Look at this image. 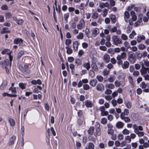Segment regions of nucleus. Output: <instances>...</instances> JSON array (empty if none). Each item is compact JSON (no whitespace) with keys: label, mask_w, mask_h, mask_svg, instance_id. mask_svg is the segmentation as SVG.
Wrapping results in <instances>:
<instances>
[{"label":"nucleus","mask_w":149,"mask_h":149,"mask_svg":"<svg viewBox=\"0 0 149 149\" xmlns=\"http://www.w3.org/2000/svg\"><path fill=\"white\" fill-rule=\"evenodd\" d=\"M99 33V30L97 28H95L92 30V35L93 37H96Z\"/></svg>","instance_id":"9d476101"},{"label":"nucleus","mask_w":149,"mask_h":149,"mask_svg":"<svg viewBox=\"0 0 149 149\" xmlns=\"http://www.w3.org/2000/svg\"><path fill=\"white\" fill-rule=\"evenodd\" d=\"M71 43L72 40L71 39H68L65 40V44L68 46L71 44Z\"/></svg>","instance_id":"09e8293b"},{"label":"nucleus","mask_w":149,"mask_h":149,"mask_svg":"<svg viewBox=\"0 0 149 149\" xmlns=\"http://www.w3.org/2000/svg\"><path fill=\"white\" fill-rule=\"evenodd\" d=\"M83 66L88 70L90 68V65L89 62L84 63Z\"/></svg>","instance_id":"7c9ffc66"},{"label":"nucleus","mask_w":149,"mask_h":149,"mask_svg":"<svg viewBox=\"0 0 149 149\" xmlns=\"http://www.w3.org/2000/svg\"><path fill=\"white\" fill-rule=\"evenodd\" d=\"M79 43L77 41H75L73 43V47L75 51L78 50Z\"/></svg>","instance_id":"dca6fc26"},{"label":"nucleus","mask_w":149,"mask_h":149,"mask_svg":"<svg viewBox=\"0 0 149 149\" xmlns=\"http://www.w3.org/2000/svg\"><path fill=\"white\" fill-rule=\"evenodd\" d=\"M97 79L100 82L102 81L103 79L102 77L100 75H97Z\"/></svg>","instance_id":"0e129e2a"},{"label":"nucleus","mask_w":149,"mask_h":149,"mask_svg":"<svg viewBox=\"0 0 149 149\" xmlns=\"http://www.w3.org/2000/svg\"><path fill=\"white\" fill-rule=\"evenodd\" d=\"M12 52L10 49H7L2 50L1 52V54H7L9 55V61L10 62V67H11V62L13 60V56L11 55Z\"/></svg>","instance_id":"7ed1b4c3"},{"label":"nucleus","mask_w":149,"mask_h":149,"mask_svg":"<svg viewBox=\"0 0 149 149\" xmlns=\"http://www.w3.org/2000/svg\"><path fill=\"white\" fill-rule=\"evenodd\" d=\"M133 74L134 76L137 77L139 74V72L137 70L134 71L133 73Z\"/></svg>","instance_id":"052dcab7"},{"label":"nucleus","mask_w":149,"mask_h":149,"mask_svg":"<svg viewBox=\"0 0 149 149\" xmlns=\"http://www.w3.org/2000/svg\"><path fill=\"white\" fill-rule=\"evenodd\" d=\"M85 22L83 19H81L77 25V29L79 30H81L84 28L85 26Z\"/></svg>","instance_id":"423d86ee"},{"label":"nucleus","mask_w":149,"mask_h":149,"mask_svg":"<svg viewBox=\"0 0 149 149\" xmlns=\"http://www.w3.org/2000/svg\"><path fill=\"white\" fill-rule=\"evenodd\" d=\"M128 79L130 84L131 85L132 87H133L134 86V83L132 77L130 76H129L128 77Z\"/></svg>","instance_id":"bb28decb"},{"label":"nucleus","mask_w":149,"mask_h":149,"mask_svg":"<svg viewBox=\"0 0 149 149\" xmlns=\"http://www.w3.org/2000/svg\"><path fill=\"white\" fill-rule=\"evenodd\" d=\"M127 57V54L125 52L122 53L118 55L116 57V58L120 59L125 58Z\"/></svg>","instance_id":"1a4fd4ad"},{"label":"nucleus","mask_w":149,"mask_h":149,"mask_svg":"<svg viewBox=\"0 0 149 149\" xmlns=\"http://www.w3.org/2000/svg\"><path fill=\"white\" fill-rule=\"evenodd\" d=\"M94 145L92 143L90 142L88 144V147H86L85 149H94Z\"/></svg>","instance_id":"a878e982"},{"label":"nucleus","mask_w":149,"mask_h":149,"mask_svg":"<svg viewBox=\"0 0 149 149\" xmlns=\"http://www.w3.org/2000/svg\"><path fill=\"white\" fill-rule=\"evenodd\" d=\"M5 16L6 19H9L11 18L12 17L11 14L9 12L6 13Z\"/></svg>","instance_id":"4c0bfd02"},{"label":"nucleus","mask_w":149,"mask_h":149,"mask_svg":"<svg viewBox=\"0 0 149 149\" xmlns=\"http://www.w3.org/2000/svg\"><path fill=\"white\" fill-rule=\"evenodd\" d=\"M89 74L91 77L93 78L95 75V72L93 70H91L89 71Z\"/></svg>","instance_id":"a18cd8bd"},{"label":"nucleus","mask_w":149,"mask_h":149,"mask_svg":"<svg viewBox=\"0 0 149 149\" xmlns=\"http://www.w3.org/2000/svg\"><path fill=\"white\" fill-rule=\"evenodd\" d=\"M124 124L123 123L121 122H118L116 125V127L118 128H122L124 126Z\"/></svg>","instance_id":"5701e85b"},{"label":"nucleus","mask_w":149,"mask_h":149,"mask_svg":"<svg viewBox=\"0 0 149 149\" xmlns=\"http://www.w3.org/2000/svg\"><path fill=\"white\" fill-rule=\"evenodd\" d=\"M130 15L132 16V19L133 21H135L137 19V16L135 12L134 11H132L130 12Z\"/></svg>","instance_id":"4468645a"},{"label":"nucleus","mask_w":149,"mask_h":149,"mask_svg":"<svg viewBox=\"0 0 149 149\" xmlns=\"http://www.w3.org/2000/svg\"><path fill=\"white\" fill-rule=\"evenodd\" d=\"M107 119L105 118H101V123L103 125L106 124L107 123Z\"/></svg>","instance_id":"a19ab883"},{"label":"nucleus","mask_w":149,"mask_h":149,"mask_svg":"<svg viewBox=\"0 0 149 149\" xmlns=\"http://www.w3.org/2000/svg\"><path fill=\"white\" fill-rule=\"evenodd\" d=\"M109 4L111 6H114L115 5V1L114 0H109Z\"/></svg>","instance_id":"4d7b16f0"},{"label":"nucleus","mask_w":149,"mask_h":149,"mask_svg":"<svg viewBox=\"0 0 149 149\" xmlns=\"http://www.w3.org/2000/svg\"><path fill=\"white\" fill-rule=\"evenodd\" d=\"M133 128L134 130V132L139 136L141 137L144 135V133L141 132L143 129V127L141 125L138 126L136 124H134L133 125Z\"/></svg>","instance_id":"f257e3e1"},{"label":"nucleus","mask_w":149,"mask_h":149,"mask_svg":"<svg viewBox=\"0 0 149 149\" xmlns=\"http://www.w3.org/2000/svg\"><path fill=\"white\" fill-rule=\"evenodd\" d=\"M130 15L129 13L127 11H125L124 13V18L126 22H127L128 19L130 17Z\"/></svg>","instance_id":"4be33fe9"},{"label":"nucleus","mask_w":149,"mask_h":149,"mask_svg":"<svg viewBox=\"0 0 149 149\" xmlns=\"http://www.w3.org/2000/svg\"><path fill=\"white\" fill-rule=\"evenodd\" d=\"M65 48L67 49V54H70L72 53V49L68 46L66 47Z\"/></svg>","instance_id":"f704fd0d"},{"label":"nucleus","mask_w":149,"mask_h":149,"mask_svg":"<svg viewBox=\"0 0 149 149\" xmlns=\"http://www.w3.org/2000/svg\"><path fill=\"white\" fill-rule=\"evenodd\" d=\"M114 76H111L108 79V81L110 82H113L114 81Z\"/></svg>","instance_id":"864d4df0"},{"label":"nucleus","mask_w":149,"mask_h":149,"mask_svg":"<svg viewBox=\"0 0 149 149\" xmlns=\"http://www.w3.org/2000/svg\"><path fill=\"white\" fill-rule=\"evenodd\" d=\"M96 133H95V135L96 136H99L101 135V132L100 125L97 123L96 126Z\"/></svg>","instance_id":"6e6552de"},{"label":"nucleus","mask_w":149,"mask_h":149,"mask_svg":"<svg viewBox=\"0 0 149 149\" xmlns=\"http://www.w3.org/2000/svg\"><path fill=\"white\" fill-rule=\"evenodd\" d=\"M138 48L140 50L144 49L146 48V46L143 44H140L138 46Z\"/></svg>","instance_id":"79ce46f5"},{"label":"nucleus","mask_w":149,"mask_h":149,"mask_svg":"<svg viewBox=\"0 0 149 149\" xmlns=\"http://www.w3.org/2000/svg\"><path fill=\"white\" fill-rule=\"evenodd\" d=\"M23 41V40L21 38H17L14 40V43L15 44H17L20 43V42L22 43Z\"/></svg>","instance_id":"b1692460"},{"label":"nucleus","mask_w":149,"mask_h":149,"mask_svg":"<svg viewBox=\"0 0 149 149\" xmlns=\"http://www.w3.org/2000/svg\"><path fill=\"white\" fill-rule=\"evenodd\" d=\"M108 10L107 8H104L102 13V15L103 17H106L108 13Z\"/></svg>","instance_id":"6ab92c4d"},{"label":"nucleus","mask_w":149,"mask_h":149,"mask_svg":"<svg viewBox=\"0 0 149 149\" xmlns=\"http://www.w3.org/2000/svg\"><path fill=\"white\" fill-rule=\"evenodd\" d=\"M145 39V37L144 36L139 35L137 36V40L138 42H140L142 40H144Z\"/></svg>","instance_id":"412c9836"},{"label":"nucleus","mask_w":149,"mask_h":149,"mask_svg":"<svg viewBox=\"0 0 149 149\" xmlns=\"http://www.w3.org/2000/svg\"><path fill=\"white\" fill-rule=\"evenodd\" d=\"M99 49L103 51H105L107 50V47L105 46H100L99 47Z\"/></svg>","instance_id":"338daca9"},{"label":"nucleus","mask_w":149,"mask_h":149,"mask_svg":"<svg viewBox=\"0 0 149 149\" xmlns=\"http://www.w3.org/2000/svg\"><path fill=\"white\" fill-rule=\"evenodd\" d=\"M106 88H109L111 89H113L114 88V86L112 84H106L105 85Z\"/></svg>","instance_id":"473e14b6"},{"label":"nucleus","mask_w":149,"mask_h":149,"mask_svg":"<svg viewBox=\"0 0 149 149\" xmlns=\"http://www.w3.org/2000/svg\"><path fill=\"white\" fill-rule=\"evenodd\" d=\"M116 61V60L114 58H112L111 59V63L113 64H115Z\"/></svg>","instance_id":"e2e57ef3"},{"label":"nucleus","mask_w":149,"mask_h":149,"mask_svg":"<svg viewBox=\"0 0 149 149\" xmlns=\"http://www.w3.org/2000/svg\"><path fill=\"white\" fill-rule=\"evenodd\" d=\"M94 128L93 127H91L88 130V134L90 135H92L94 132Z\"/></svg>","instance_id":"c9c22d12"},{"label":"nucleus","mask_w":149,"mask_h":149,"mask_svg":"<svg viewBox=\"0 0 149 149\" xmlns=\"http://www.w3.org/2000/svg\"><path fill=\"white\" fill-rule=\"evenodd\" d=\"M118 140H121L123 139L124 136L121 134H119L118 136Z\"/></svg>","instance_id":"13d9d810"},{"label":"nucleus","mask_w":149,"mask_h":149,"mask_svg":"<svg viewBox=\"0 0 149 149\" xmlns=\"http://www.w3.org/2000/svg\"><path fill=\"white\" fill-rule=\"evenodd\" d=\"M92 67L93 69L95 70V71H97L98 70V69L97 65L95 64H93L92 65Z\"/></svg>","instance_id":"6e6d98bb"},{"label":"nucleus","mask_w":149,"mask_h":149,"mask_svg":"<svg viewBox=\"0 0 149 149\" xmlns=\"http://www.w3.org/2000/svg\"><path fill=\"white\" fill-rule=\"evenodd\" d=\"M2 95L3 96L5 97L6 96L10 97H15L17 96L16 95H12L10 94H9L7 93H2Z\"/></svg>","instance_id":"393cba45"},{"label":"nucleus","mask_w":149,"mask_h":149,"mask_svg":"<svg viewBox=\"0 0 149 149\" xmlns=\"http://www.w3.org/2000/svg\"><path fill=\"white\" fill-rule=\"evenodd\" d=\"M136 35V33L135 31H133L129 35V37L131 39H132L134 38V37Z\"/></svg>","instance_id":"72a5a7b5"},{"label":"nucleus","mask_w":149,"mask_h":149,"mask_svg":"<svg viewBox=\"0 0 149 149\" xmlns=\"http://www.w3.org/2000/svg\"><path fill=\"white\" fill-rule=\"evenodd\" d=\"M112 40L113 42V44L116 45L118 44H121L122 41L119 39L117 36L113 35L112 37Z\"/></svg>","instance_id":"39448f33"},{"label":"nucleus","mask_w":149,"mask_h":149,"mask_svg":"<svg viewBox=\"0 0 149 149\" xmlns=\"http://www.w3.org/2000/svg\"><path fill=\"white\" fill-rule=\"evenodd\" d=\"M109 113L108 111H105V110L101 112V115L102 116H107L108 115Z\"/></svg>","instance_id":"5fc2aeb1"},{"label":"nucleus","mask_w":149,"mask_h":149,"mask_svg":"<svg viewBox=\"0 0 149 149\" xmlns=\"http://www.w3.org/2000/svg\"><path fill=\"white\" fill-rule=\"evenodd\" d=\"M122 133L123 134L127 135L130 133V131L126 129H125L123 130Z\"/></svg>","instance_id":"37998d69"},{"label":"nucleus","mask_w":149,"mask_h":149,"mask_svg":"<svg viewBox=\"0 0 149 149\" xmlns=\"http://www.w3.org/2000/svg\"><path fill=\"white\" fill-rule=\"evenodd\" d=\"M31 83L33 85H36L38 84L41 85L42 84V82L40 79H38L37 80H33L31 81Z\"/></svg>","instance_id":"aec40b11"},{"label":"nucleus","mask_w":149,"mask_h":149,"mask_svg":"<svg viewBox=\"0 0 149 149\" xmlns=\"http://www.w3.org/2000/svg\"><path fill=\"white\" fill-rule=\"evenodd\" d=\"M85 105L87 107H91L93 106V104L91 101L86 100L85 102Z\"/></svg>","instance_id":"cd10ccee"},{"label":"nucleus","mask_w":149,"mask_h":149,"mask_svg":"<svg viewBox=\"0 0 149 149\" xmlns=\"http://www.w3.org/2000/svg\"><path fill=\"white\" fill-rule=\"evenodd\" d=\"M97 82V80L96 79H92L89 82L90 85L93 87L96 86Z\"/></svg>","instance_id":"2eb2a0df"},{"label":"nucleus","mask_w":149,"mask_h":149,"mask_svg":"<svg viewBox=\"0 0 149 149\" xmlns=\"http://www.w3.org/2000/svg\"><path fill=\"white\" fill-rule=\"evenodd\" d=\"M124 45L125 47L127 48V49L129 47V43L127 41H125L124 42Z\"/></svg>","instance_id":"69168bd1"},{"label":"nucleus","mask_w":149,"mask_h":149,"mask_svg":"<svg viewBox=\"0 0 149 149\" xmlns=\"http://www.w3.org/2000/svg\"><path fill=\"white\" fill-rule=\"evenodd\" d=\"M19 67L21 71L25 74H29L31 73V70L29 69V65L28 64H25L24 68L21 65H19Z\"/></svg>","instance_id":"f03ea898"},{"label":"nucleus","mask_w":149,"mask_h":149,"mask_svg":"<svg viewBox=\"0 0 149 149\" xmlns=\"http://www.w3.org/2000/svg\"><path fill=\"white\" fill-rule=\"evenodd\" d=\"M128 60L131 63H134L136 60V58L134 54L132 51L129 52L128 53Z\"/></svg>","instance_id":"20e7f679"},{"label":"nucleus","mask_w":149,"mask_h":149,"mask_svg":"<svg viewBox=\"0 0 149 149\" xmlns=\"http://www.w3.org/2000/svg\"><path fill=\"white\" fill-rule=\"evenodd\" d=\"M9 91H11L13 93H16L17 91L16 88L15 87H11L9 89Z\"/></svg>","instance_id":"3c124183"},{"label":"nucleus","mask_w":149,"mask_h":149,"mask_svg":"<svg viewBox=\"0 0 149 149\" xmlns=\"http://www.w3.org/2000/svg\"><path fill=\"white\" fill-rule=\"evenodd\" d=\"M7 28H3L2 31H1V33H10V31H9L7 30L8 29Z\"/></svg>","instance_id":"58836bf2"},{"label":"nucleus","mask_w":149,"mask_h":149,"mask_svg":"<svg viewBox=\"0 0 149 149\" xmlns=\"http://www.w3.org/2000/svg\"><path fill=\"white\" fill-rule=\"evenodd\" d=\"M147 69H148V68H141V69L140 70L141 74L142 76L147 74L146 73L147 72Z\"/></svg>","instance_id":"a211bd4d"},{"label":"nucleus","mask_w":149,"mask_h":149,"mask_svg":"<svg viewBox=\"0 0 149 149\" xmlns=\"http://www.w3.org/2000/svg\"><path fill=\"white\" fill-rule=\"evenodd\" d=\"M0 65H1L2 68H6L8 67L9 63L8 60H5L4 61L0 62Z\"/></svg>","instance_id":"0eeeda50"},{"label":"nucleus","mask_w":149,"mask_h":149,"mask_svg":"<svg viewBox=\"0 0 149 149\" xmlns=\"http://www.w3.org/2000/svg\"><path fill=\"white\" fill-rule=\"evenodd\" d=\"M125 140L126 141H128V143H130L131 141V139L130 136H127L125 138Z\"/></svg>","instance_id":"bf43d9fd"},{"label":"nucleus","mask_w":149,"mask_h":149,"mask_svg":"<svg viewBox=\"0 0 149 149\" xmlns=\"http://www.w3.org/2000/svg\"><path fill=\"white\" fill-rule=\"evenodd\" d=\"M7 83H3L0 86V88L1 90H3L6 86Z\"/></svg>","instance_id":"de8ad7c7"},{"label":"nucleus","mask_w":149,"mask_h":149,"mask_svg":"<svg viewBox=\"0 0 149 149\" xmlns=\"http://www.w3.org/2000/svg\"><path fill=\"white\" fill-rule=\"evenodd\" d=\"M16 22L18 24L21 25L23 24L24 21L22 19H19L17 20L16 21Z\"/></svg>","instance_id":"49530a36"},{"label":"nucleus","mask_w":149,"mask_h":149,"mask_svg":"<svg viewBox=\"0 0 149 149\" xmlns=\"http://www.w3.org/2000/svg\"><path fill=\"white\" fill-rule=\"evenodd\" d=\"M9 122L10 125L12 126L13 127L15 125V120L12 118H10L8 120Z\"/></svg>","instance_id":"2f4dec72"},{"label":"nucleus","mask_w":149,"mask_h":149,"mask_svg":"<svg viewBox=\"0 0 149 149\" xmlns=\"http://www.w3.org/2000/svg\"><path fill=\"white\" fill-rule=\"evenodd\" d=\"M83 88L84 90H87L90 89V86L87 84H84L83 85Z\"/></svg>","instance_id":"603ef678"},{"label":"nucleus","mask_w":149,"mask_h":149,"mask_svg":"<svg viewBox=\"0 0 149 149\" xmlns=\"http://www.w3.org/2000/svg\"><path fill=\"white\" fill-rule=\"evenodd\" d=\"M24 54V51H21L19 52L17 54V59L19 60L21 57Z\"/></svg>","instance_id":"c85d7f7f"},{"label":"nucleus","mask_w":149,"mask_h":149,"mask_svg":"<svg viewBox=\"0 0 149 149\" xmlns=\"http://www.w3.org/2000/svg\"><path fill=\"white\" fill-rule=\"evenodd\" d=\"M121 38L123 40H126L128 39L127 36L124 34H122L121 36Z\"/></svg>","instance_id":"8fccbe9b"},{"label":"nucleus","mask_w":149,"mask_h":149,"mask_svg":"<svg viewBox=\"0 0 149 149\" xmlns=\"http://www.w3.org/2000/svg\"><path fill=\"white\" fill-rule=\"evenodd\" d=\"M77 38L78 39H82L84 38V34L82 33H80L77 36Z\"/></svg>","instance_id":"ea45409f"},{"label":"nucleus","mask_w":149,"mask_h":149,"mask_svg":"<svg viewBox=\"0 0 149 149\" xmlns=\"http://www.w3.org/2000/svg\"><path fill=\"white\" fill-rule=\"evenodd\" d=\"M129 63L127 61H125L123 62L122 65H121V67L123 69H125L129 67Z\"/></svg>","instance_id":"9b49d317"},{"label":"nucleus","mask_w":149,"mask_h":149,"mask_svg":"<svg viewBox=\"0 0 149 149\" xmlns=\"http://www.w3.org/2000/svg\"><path fill=\"white\" fill-rule=\"evenodd\" d=\"M75 63L77 65H79L81 64L82 62L81 60L79 59H77L75 60Z\"/></svg>","instance_id":"c03bdc74"},{"label":"nucleus","mask_w":149,"mask_h":149,"mask_svg":"<svg viewBox=\"0 0 149 149\" xmlns=\"http://www.w3.org/2000/svg\"><path fill=\"white\" fill-rule=\"evenodd\" d=\"M144 65L146 67L149 66V61L147 60H143Z\"/></svg>","instance_id":"774afa93"},{"label":"nucleus","mask_w":149,"mask_h":149,"mask_svg":"<svg viewBox=\"0 0 149 149\" xmlns=\"http://www.w3.org/2000/svg\"><path fill=\"white\" fill-rule=\"evenodd\" d=\"M109 17L110 18L111 22L113 23H115L116 21V17L115 15H110Z\"/></svg>","instance_id":"f3484780"},{"label":"nucleus","mask_w":149,"mask_h":149,"mask_svg":"<svg viewBox=\"0 0 149 149\" xmlns=\"http://www.w3.org/2000/svg\"><path fill=\"white\" fill-rule=\"evenodd\" d=\"M19 86L22 88V89H24L26 88V84H24L22 83H20L19 84Z\"/></svg>","instance_id":"e433bc0d"},{"label":"nucleus","mask_w":149,"mask_h":149,"mask_svg":"<svg viewBox=\"0 0 149 149\" xmlns=\"http://www.w3.org/2000/svg\"><path fill=\"white\" fill-rule=\"evenodd\" d=\"M1 9L3 10H7L8 9V7L6 5H4L2 6Z\"/></svg>","instance_id":"680f3d73"},{"label":"nucleus","mask_w":149,"mask_h":149,"mask_svg":"<svg viewBox=\"0 0 149 149\" xmlns=\"http://www.w3.org/2000/svg\"><path fill=\"white\" fill-rule=\"evenodd\" d=\"M103 59L106 63L109 62L110 60L109 56L107 54H104L103 57Z\"/></svg>","instance_id":"f8f14e48"},{"label":"nucleus","mask_w":149,"mask_h":149,"mask_svg":"<svg viewBox=\"0 0 149 149\" xmlns=\"http://www.w3.org/2000/svg\"><path fill=\"white\" fill-rule=\"evenodd\" d=\"M104 86L101 84H99L96 86V89L98 91H102L104 90Z\"/></svg>","instance_id":"ddd939ff"},{"label":"nucleus","mask_w":149,"mask_h":149,"mask_svg":"<svg viewBox=\"0 0 149 149\" xmlns=\"http://www.w3.org/2000/svg\"><path fill=\"white\" fill-rule=\"evenodd\" d=\"M98 14L96 12H94L93 14L92 17L94 19H97L98 17Z\"/></svg>","instance_id":"c756f323"}]
</instances>
